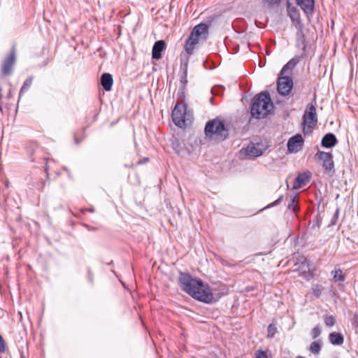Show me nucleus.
<instances>
[{
    "label": "nucleus",
    "mask_w": 358,
    "mask_h": 358,
    "mask_svg": "<svg viewBox=\"0 0 358 358\" xmlns=\"http://www.w3.org/2000/svg\"><path fill=\"white\" fill-rule=\"evenodd\" d=\"M179 283L182 289L195 299L209 303L213 301V294L208 285L201 280L192 278L187 273H180Z\"/></svg>",
    "instance_id": "obj_1"
},
{
    "label": "nucleus",
    "mask_w": 358,
    "mask_h": 358,
    "mask_svg": "<svg viewBox=\"0 0 358 358\" xmlns=\"http://www.w3.org/2000/svg\"><path fill=\"white\" fill-rule=\"evenodd\" d=\"M148 161V158H144L143 160H140V161L138 162V164H143V163L147 162Z\"/></svg>",
    "instance_id": "obj_35"
},
{
    "label": "nucleus",
    "mask_w": 358,
    "mask_h": 358,
    "mask_svg": "<svg viewBox=\"0 0 358 358\" xmlns=\"http://www.w3.org/2000/svg\"><path fill=\"white\" fill-rule=\"evenodd\" d=\"M256 358H268V356L265 352L259 350L256 353Z\"/></svg>",
    "instance_id": "obj_31"
},
{
    "label": "nucleus",
    "mask_w": 358,
    "mask_h": 358,
    "mask_svg": "<svg viewBox=\"0 0 358 358\" xmlns=\"http://www.w3.org/2000/svg\"><path fill=\"white\" fill-rule=\"evenodd\" d=\"M172 120L176 126L184 128L192 122V115L187 111L185 103H177L172 111Z\"/></svg>",
    "instance_id": "obj_5"
},
{
    "label": "nucleus",
    "mask_w": 358,
    "mask_h": 358,
    "mask_svg": "<svg viewBox=\"0 0 358 358\" xmlns=\"http://www.w3.org/2000/svg\"><path fill=\"white\" fill-rule=\"evenodd\" d=\"M296 1L307 15L313 14L315 6L314 0H296Z\"/></svg>",
    "instance_id": "obj_13"
},
{
    "label": "nucleus",
    "mask_w": 358,
    "mask_h": 358,
    "mask_svg": "<svg viewBox=\"0 0 358 358\" xmlns=\"http://www.w3.org/2000/svg\"><path fill=\"white\" fill-rule=\"evenodd\" d=\"M337 143V139L334 134L329 133L322 139L321 144L323 147L329 148L334 147Z\"/></svg>",
    "instance_id": "obj_16"
},
{
    "label": "nucleus",
    "mask_w": 358,
    "mask_h": 358,
    "mask_svg": "<svg viewBox=\"0 0 358 358\" xmlns=\"http://www.w3.org/2000/svg\"><path fill=\"white\" fill-rule=\"evenodd\" d=\"M6 351V345L3 337L0 335V352Z\"/></svg>",
    "instance_id": "obj_30"
},
{
    "label": "nucleus",
    "mask_w": 358,
    "mask_h": 358,
    "mask_svg": "<svg viewBox=\"0 0 358 358\" xmlns=\"http://www.w3.org/2000/svg\"><path fill=\"white\" fill-rule=\"evenodd\" d=\"M273 103L268 92H262L257 95L250 108V113L253 117L262 119L266 117L273 109Z\"/></svg>",
    "instance_id": "obj_2"
},
{
    "label": "nucleus",
    "mask_w": 358,
    "mask_h": 358,
    "mask_svg": "<svg viewBox=\"0 0 358 358\" xmlns=\"http://www.w3.org/2000/svg\"><path fill=\"white\" fill-rule=\"evenodd\" d=\"M101 83L106 91H110L113 84V79L110 73H105L101 76Z\"/></svg>",
    "instance_id": "obj_17"
},
{
    "label": "nucleus",
    "mask_w": 358,
    "mask_h": 358,
    "mask_svg": "<svg viewBox=\"0 0 358 358\" xmlns=\"http://www.w3.org/2000/svg\"><path fill=\"white\" fill-rule=\"evenodd\" d=\"M164 47L165 43L164 41H158L155 42L152 51V58L155 59H159L162 57V52Z\"/></svg>",
    "instance_id": "obj_15"
},
{
    "label": "nucleus",
    "mask_w": 358,
    "mask_h": 358,
    "mask_svg": "<svg viewBox=\"0 0 358 358\" xmlns=\"http://www.w3.org/2000/svg\"><path fill=\"white\" fill-rule=\"evenodd\" d=\"M182 71H183L180 78V81L182 83L186 84L187 83V61L185 63Z\"/></svg>",
    "instance_id": "obj_24"
},
{
    "label": "nucleus",
    "mask_w": 358,
    "mask_h": 358,
    "mask_svg": "<svg viewBox=\"0 0 358 358\" xmlns=\"http://www.w3.org/2000/svg\"><path fill=\"white\" fill-rule=\"evenodd\" d=\"M321 334V330L318 326L315 327L311 331V336L313 338H317Z\"/></svg>",
    "instance_id": "obj_27"
},
{
    "label": "nucleus",
    "mask_w": 358,
    "mask_h": 358,
    "mask_svg": "<svg viewBox=\"0 0 358 358\" xmlns=\"http://www.w3.org/2000/svg\"><path fill=\"white\" fill-rule=\"evenodd\" d=\"M338 215H339V209L337 208L333 217L331 218V225H334L336 224L337 220H338Z\"/></svg>",
    "instance_id": "obj_29"
},
{
    "label": "nucleus",
    "mask_w": 358,
    "mask_h": 358,
    "mask_svg": "<svg viewBox=\"0 0 358 358\" xmlns=\"http://www.w3.org/2000/svg\"><path fill=\"white\" fill-rule=\"evenodd\" d=\"M322 345L319 341H314L310 345V351L315 355L319 354Z\"/></svg>",
    "instance_id": "obj_22"
},
{
    "label": "nucleus",
    "mask_w": 358,
    "mask_h": 358,
    "mask_svg": "<svg viewBox=\"0 0 358 358\" xmlns=\"http://www.w3.org/2000/svg\"><path fill=\"white\" fill-rule=\"evenodd\" d=\"M329 338L331 343L335 345H341L344 342V338L340 333L332 332L329 334Z\"/></svg>",
    "instance_id": "obj_18"
},
{
    "label": "nucleus",
    "mask_w": 358,
    "mask_h": 358,
    "mask_svg": "<svg viewBox=\"0 0 358 358\" xmlns=\"http://www.w3.org/2000/svg\"><path fill=\"white\" fill-rule=\"evenodd\" d=\"M276 332H277L276 327L273 324H269V326L268 327L267 336L269 338H273L274 336V335L276 334Z\"/></svg>",
    "instance_id": "obj_26"
},
{
    "label": "nucleus",
    "mask_w": 358,
    "mask_h": 358,
    "mask_svg": "<svg viewBox=\"0 0 358 358\" xmlns=\"http://www.w3.org/2000/svg\"><path fill=\"white\" fill-rule=\"evenodd\" d=\"M208 36V26L206 23L196 25L191 31L185 45V50L187 55L193 54L196 45L200 42L206 41Z\"/></svg>",
    "instance_id": "obj_3"
},
{
    "label": "nucleus",
    "mask_w": 358,
    "mask_h": 358,
    "mask_svg": "<svg viewBox=\"0 0 358 358\" xmlns=\"http://www.w3.org/2000/svg\"><path fill=\"white\" fill-rule=\"evenodd\" d=\"M302 265H303V267H305V266L308 267V264L306 259L302 262Z\"/></svg>",
    "instance_id": "obj_36"
},
{
    "label": "nucleus",
    "mask_w": 358,
    "mask_h": 358,
    "mask_svg": "<svg viewBox=\"0 0 358 358\" xmlns=\"http://www.w3.org/2000/svg\"><path fill=\"white\" fill-rule=\"evenodd\" d=\"M315 158L321 162L322 166L326 171H334V162L333 160V155L331 153L318 151L315 154Z\"/></svg>",
    "instance_id": "obj_8"
},
{
    "label": "nucleus",
    "mask_w": 358,
    "mask_h": 358,
    "mask_svg": "<svg viewBox=\"0 0 358 358\" xmlns=\"http://www.w3.org/2000/svg\"><path fill=\"white\" fill-rule=\"evenodd\" d=\"M287 10L288 15L296 27L299 29H301L302 24L301 22L299 10L296 7L292 6L289 1H287Z\"/></svg>",
    "instance_id": "obj_11"
},
{
    "label": "nucleus",
    "mask_w": 358,
    "mask_h": 358,
    "mask_svg": "<svg viewBox=\"0 0 358 358\" xmlns=\"http://www.w3.org/2000/svg\"><path fill=\"white\" fill-rule=\"evenodd\" d=\"M205 133L210 138L218 141H224L229 134L224 123L216 119L207 122Z\"/></svg>",
    "instance_id": "obj_4"
},
{
    "label": "nucleus",
    "mask_w": 358,
    "mask_h": 358,
    "mask_svg": "<svg viewBox=\"0 0 358 358\" xmlns=\"http://www.w3.org/2000/svg\"><path fill=\"white\" fill-rule=\"evenodd\" d=\"M265 2L268 3L269 5H275L280 2L281 0H264Z\"/></svg>",
    "instance_id": "obj_33"
},
{
    "label": "nucleus",
    "mask_w": 358,
    "mask_h": 358,
    "mask_svg": "<svg viewBox=\"0 0 358 358\" xmlns=\"http://www.w3.org/2000/svg\"><path fill=\"white\" fill-rule=\"evenodd\" d=\"M245 153L246 155L249 157H259L263 154V149L260 148L259 144H254L251 143L248 145L245 149H244Z\"/></svg>",
    "instance_id": "obj_12"
},
{
    "label": "nucleus",
    "mask_w": 358,
    "mask_h": 358,
    "mask_svg": "<svg viewBox=\"0 0 358 358\" xmlns=\"http://www.w3.org/2000/svg\"><path fill=\"white\" fill-rule=\"evenodd\" d=\"M322 289L321 288L320 286L319 285H317L314 289H313V292L314 294L316 295V296H320V294H321L322 292Z\"/></svg>",
    "instance_id": "obj_32"
},
{
    "label": "nucleus",
    "mask_w": 358,
    "mask_h": 358,
    "mask_svg": "<svg viewBox=\"0 0 358 358\" xmlns=\"http://www.w3.org/2000/svg\"><path fill=\"white\" fill-rule=\"evenodd\" d=\"M352 324L358 327V314H355L352 318Z\"/></svg>",
    "instance_id": "obj_34"
},
{
    "label": "nucleus",
    "mask_w": 358,
    "mask_h": 358,
    "mask_svg": "<svg viewBox=\"0 0 358 358\" xmlns=\"http://www.w3.org/2000/svg\"><path fill=\"white\" fill-rule=\"evenodd\" d=\"M317 122V117L315 107L308 104L303 116V129L305 133L309 132L313 129Z\"/></svg>",
    "instance_id": "obj_6"
},
{
    "label": "nucleus",
    "mask_w": 358,
    "mask_h": 358,
    "mask_svg": "<svg viewBox=\"0 0 358 358\" xmlns=\"http://www.w3.org/2000/svg\"><path fill=\"white\" fill-rule=\"evenodd\" d=\"M297 61L294 59H291L288 62L282 69L280 71L281 75L287 73V71H291L294 67L296 65Z\"/></svg>",
    "instance_id": "obj_20"
},
{
    "label": "nucleus",
    "mask_w": 358,
    "mask_h": 358,
    "mask_svg": "<svg viewBox=\"0 0 358 358\" xmlns=\"http://www.w3.org/2000/svg\"><path fill=\"white\" fill-rule=\"evenodd\" d=\"M336 320L333 315L325 316L324 323L327 327H333L335 324Z\"/></svg>",
    "instance_id": "obj_25"
},
{
    "label": "nucleus",
    "mask_w": 358,
    "mask_h": 358,
    "mask_svg": "<svg viewBox=\"0 0 358 358\" xmlns=\"http://www.w3.org/2000/svg\"><path fill=\"white\" fill-rule=\"evenodd\" d=\"M32 82H33L32 77H29L27 79H26V80L24 81L23 85L22 86V87L20 89V94H19L20 98L21 97L22 94L24 92L27 91L29 89V87H31V85L32 84Z\"/></svg>",
    "instance_id": "obj_21"
},
{
    "label": "nucleus",
    "mask_w": 358,
    "mask_h": 358,
    "mask_svg": "<svg viewBox=\"0 0 358 358\" xmlns=\"http://www.w3.org/2000/svg\"><path fill=\"white\" fill-rule=\"evenodd\" d=\"M310 178V173L308 171L301 174H299L294 182L293 188L299 189L303 187L309 181Z\"/></svg>",
    "instance_id": "obj_14"
},
{
    "label": "nucleus",
    "mask_w": 358,
    "mask_h": 358,
    "mask_svg": "<svg viewBox=\"0 0 358 358\" xmlns=\"http://www.w3.org/2000/svg\"><path fill=\"white\" fill-rule=\"evenodd\" d=\"M297 202V197L296 196H294L292 199V202L288 204V208L289 210H292L294 212H297L299 210V207L296 204Z\"/></svg>",
    "instance_id": "obj_23"
},
{
    "label": "nucleus",
    "mask_w": 358,
    "mask_h": 358,
    "mask_svg": "<svg viewBox=\"0 0 358 358\" xmlns=\"http://www.w3.org/2000/svg\"><path fill=\"white\" fill-rule=\"evenodd\" d=\"M16 62V48L13 46L10 53L4 57L1 64V73L8 76L13 73V68Z\"/></svg>",
    "instance_id": "obj_7"
},
{
    "label": "nucleus",
    "mask_w": 358,
    "mask_h": 358,
    "mask_svg": "<svg viewBox=\"0 0 358 358\" xmlns=\"http://www.w3.org/2000/svg\"><path fill=\"white\" fill-rule=\"evenodd\" d=\"M333 279L335 282H343L345 279V274L340 268L336 269L331 272Z\"/></svg>",
    "instance_id": "obj_19"
},
{
    "label": "nucleus",
    "mask_w": 358,
    "mask_h": 358,
    "mask_svg": "<svg viewBox=\"0 0 358 358\" xmlns=\"http://www.w3.org/2000/svg\"><path fill=\"white\" fill-rule=\"evenodd\" d=\"M303 139L301 134H296L291 137L287 141V148L289 152L296 153L302 149Z\"/></svg>",
    "instance_id": "obj_10"
},
{
    "label": "nucleus",
    "mask_w": 358,
    "mask_h": 358,
    "mask_svg": "<svg viewBox=\"0 0 358 358\" xmlns=\"http://www.w3.org/2000/svg\"><path fill=\"white\" fill-rule=\"evenodd\" d=\"M297 358H305V357H301V356H299Z\"/></svg>",
    "instance_id": "obj_37"
},
{
    "label": "nucleus",
    "mask_w": 358,
    "mask_h": 358,
    "mask_svg": "<svg viewBox=\"0 0 358 358\" xmlns=\"http://www.w3.org/2000/svg\"><path fill=\"white\" fill-rule=\"evenodd\" d=\"M282 198H283V196H280L277 200H275L274 202L268 204L265 208H271L272 207H274V206L278 205L282 201Z\"/></svg>",
    "instance_id": "obj_28"
},
{
    "label": "nucleus",
    "mask_w": 358,
    "mask_h": 358,
    "mask_svg": "<svg viewBox=\"0 0 358 358\" xmlns=\"http://www.w3.org/2000/svg\"><path fill=\"white\" fill-rule=\"evenodd\" d=\"M293 87V82L289 76H280L278 78V92L282 95L288 94Z\"/></svg>",
    "instance_id": "obj_9"
}]
</instances>
